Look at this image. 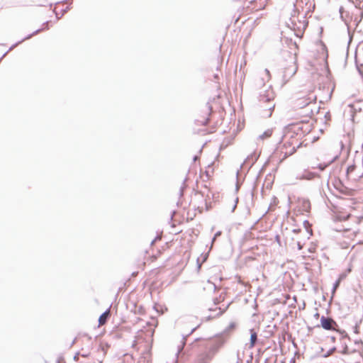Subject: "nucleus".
<instances>
[{
  "instance_id": "obj_1",
  "label": "nucleus",
  "mask_w": 363,
  "mask_h": 363,
  "mask_svg": "<svg viewBox=\"0 0 363 363\" xmlns=\"http://www.w3.org/2000/svg\"><path fill=\"white\" fill-rule=\"evenodd\" d=\"M310 131L311 125L308 122L301 121L287 125L283 136L284 147L286 149L284 154H294L301 145L303 136Z\"/></svg>"
},
{
  "instance_id": "obj_2",
  "label": "nucleus",
  "mask_w": 363,
  "mask_h": 363,
  "mask_svg": "<svg viewBox=\"0 0 363 363\" xmlns=\"http://www.w3.org/2000/svg\"><path fill=\"white\" fill-rule=\"evenodd\" d=\"M314 86L312 85H305L298 93V96L296 100V105L299 108L306 107H313L310 108V112L307 116L312 118L319 111V107L317 106V96L314 93Z\"/></svg>"
},
{
  "instance_id": "obj_3",
  "label": "nucleus",
  "mask_w": 363,
  "mask_h": 363,
  "mask_svg": "<svg viewBox=\"0 0 363 363\" xmlns=\"http://www.w3.org/2000/svg\"><path fill=\"white\" fill-rule=\"evenodd\" d=\"M275 93L271 86H266L259 94V107L264 117H270L275 107Z\"/></svg>"
},
{
  "instance_id": "obj_4",
  "label": "nucleus",
  "mask_w": 363,
  "mask_h": 363,
  "mask_svg": "<svg viewBox=\"0 0 363 363\" xmlns=\"http://www.w3.org/2000/svg\"><path fill=\"white\" fill-rule=\"evenodd\" d=\"M343 220L349 221L347 224L343 225V231L345 233L351 232L350 235L352 238H354L359 230V225L362 222V218L349 214L346 218H343Z\"/></svg>"
},
{
  "instance_id": "obj_5",
  "label": "nucleus",
  "mask_w": 363,
  "mask_h": 363,
  "mask_svg": "<svg viewBox=\"0 0 363 363\" xmlns=\"http://www.w3.org/2000/svg\"><path fill=\"white\" fill-rule=\"evenodd\" d=\"M298 66L296 61H291L284 67L283 72V79L285 82H289L296 73Z\"/></svg>"
},
{
  "instance_id": "obj_6",
  "label": "nucleus",
  "mask_w": 363,
  "mask_h": 363,
  "mask_svg": "<svg viewBox=\"0 0 363 363\" xmlns=\"http://www.w3.org/2000/svg\"><path fill=\"white\" fill-rule=\"evenodd\" d=\"M212 108L210 106H206L201 111V113L198 115L196 118V123L198 125H206L209 121V116H211Z\"/></svg>"
},
{
  "instance_id": "obj_7",
  "label": "nucleus",
  "mask_w": 363,
  "mask_h": 363,
  "mask_svg": "<svg viewBox=\"0 0 363 363\" xmlns=\"http://www.w3.org/2000/svg\"><path fill=\"white\" fill-rule=\"evenodd\" d=\"M268 3V0H252L249 2L247 9L250 12H256L264 9Z\"/></svg>"
},
{
  "instance_id": "obj_8",
  "label": "nucleus",
  "mask_w": 363,
  "mask_h": 363,
  "mask_svg": "<svg viewBox=\"0 0 363 363\" xmlns=\"http://www.w3.org/2000/svg\"><path fill=\"white\" fill-rule=\"evenodd\" d=\"M321 326L325 330H335L336 323L330 318L322 316L320 318Z\"/></svg>"
},
{
  "instance_id": "obj_9",
  "label": "nucleus",
  "mask_w": 363,
  "mask_h": 363,
  "mask_svg": "<svg viewBox=\"0 0 363 363\" xmlns=\"http://www.w3.org/2000/svg\"><path fill=\"white\" fill-rule=\"evenodd\" d=\"M359 355L354 354H345L342 359L343 363H359Z\"/></svg>"
},
{
  "instance_id": "obj_10",
  "label": "nucleus",
  "mask_w": 363,
  "mask_h": 363,
  "mask_svg": "<svg viewBox=\"0 0 363 363\" xmlns=\"http://www.w3.org/2000/svg\"><path fill=\"white\" fill-rule=\"evenodd\" d=\"M110 315V310H107L103 314H101L99 318V326L104 325L106 321Z\"/></svg>"
},
{
  "instance_id": "obj_11",
  "label": "nucleus",
  "mask_w": 363,
  "mask_h": 363,
  "mask_svg": "<svg viewBox=\"0 0 363 363\" xmlns=\"http://www.w3.org/2000/svg\"><path fill=\"white\" fill-rule=\"evenodd\" d=\"M356 169H357L356 165H351V166L348 167L347 169V176L349 177H351L354 179H355L356 177H361L360 175H354L353 174V173L356 170Z\"/></svg>"
},
{
  "instance_id": "obj_12",
  "label": "nucleus",
  "mask_w": 363,
  "mask_h": 363,
  "mask_svg": "<svg viewBox=\"0 0 363 363\" xmlns=\"http://www.w3.org/2000/svg\"><path fill=\"white\" fill-rule=\"evenodd\" d=\"M250 333H251V335H250V347H253L256 343V341H257V333L254 330H250Z\"/></svg>"
},
{
  "instance_id": "obj_13",
  "label": "nucleus",
  "mask_w": 363,
  "mask_h": 363,
  "mask_svg": "<svg viewBox=\"0 0 363 363\" xmlns=\"http://www.w3.org/2000/svg\"><path fill=\"white\" fill-rule=\"evenodd\" d=\"M272 133H273L272 129H268L265 132H264V133L262 135H261L259 136V138L262 140H264V139L270 138L272 136Z\"/></svg>"
},
{
  "instance_id": "obj_14",
  "label": "nucleus",
  "mask_w": 363,
  "mask_h": 363,
  "mask_svg": "<svg viewBox=\"0 0 363 363\" xmlns=\"http://www.w3.org/2000/svg\"><path fill=\"white\" fill-rule=\"evenodd\" d=\"M108 347H109V345L107 343L101 342L100 344V348L101 349V350L104 352V354L106 353L107 350L108 349Z\"/></svg>"
},
{
  "instance_id": "obj_15",
  "label": "nucleus",
  "mask_w": 363,
  "mask_h": 363,
  "mask_svg": "<svg viewBox=\"0 0 363 363\" xmlns=\"http://www.w3.org/2000/svg\"><path fill=\"white\" fill-rule=\"evenodd\" d=\"M158 257V255H152L150 256L147 259V262L148 263H152V262H154L155 261L157 260Z\"/></svg>"
},
{
  "instance_id": "obj_16",
  "label": "nucleus",
  "mask_w": 363,
  "mask_h": 363,
  "mask_svg": "<svg viewBox=\"0 0 363 363\" xmlns=\"http://www.w3.org/2000/svg\"><path fill=\"white\" fill-rule=\"evenodd\" d=\"M265 72L269 76V77H270V72H269V71L268 69H265Z\"/></svg>"
},
{
  "instance_id": "obj_17",
  "label": "nucleus",
  "mask_w": 363,
  "mask_h": 363,
  "mask_svg": "<svg viewBox=\"0 0 363 363\" xmlns=\"http://www.w3.org/2000/svg\"><path fill=\"white\" fill-rule=\"evenodd\" d=\"M88 356H89V354H82V357H88Z\"/></svg>"
},
{
  "instance_id": "obj_18",
  "label": "nucleus",
  "mask_w": 363,
  "mask_h": 363,
  "mask_svg": "<svg viewBox=\"0 0 363 363\" xmlns=\"http://www.w3.org/2000/svg\"><path fill=\"white\" fill-rule=\"evenodd\" d=\"M294 231L295 233H298V232L300 231V230H299V229H298V230H294Z\"/></svg>"
},
{
  "instance_id": "obj_19",
  "label": "nucleus",
  "mask_w": 363,
  "mask_h": 363,
  "mask_svg": "<svg viewBox=\"0 0 363 363\" xmlns=\"http://www.w3.org/2000/svg\"><path fill=\"white\" fill-rule=\"evenodd\" d=\"M315 316H316L317 318H318V317H319V313H317L315 314Z\"/></svg>"
},
{
  "instance_id": "obj_20",
  "label": "nucleus",
  "mask_w": 363,
  "mask_h": 363,
  "mask_svg": "<svg viewBox=\"0 0 363 363\" xmlns=\"http://www.w3.org/2000/svg\"><path fill=\"white\" fill-rule=\"evenodd\" d=\"M145 264H146V262H145L143 263V267H145Z\"/></svg>"
}]
</instances>
